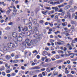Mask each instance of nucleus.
<instances>
[{
    "mask_svg": "<svg viewBox=\"0 0 77 77\" xmlns=\"http://www.w3.org/2000/svg\"><path fill=\"white\" fill-rule=\"evenodd\" d=\"M18 43L17 42H15V44L11 43H8V48H14L15 47H17L18 45Z\"/></svg>",
    "mask_w": 77,
    "mask_h": 77,
    "instance_id": "nucleus-1",
    "label": "nucleus"
},
{
    "mask_svg": "<svg viewBox=\"0 0 77 77\" xmlns=\"http://www.w3.org/2000/svg\"><path fill=\"white\" fill-rule=\"evenodd\" d=\"M20 37H19L17 40V41H19V42H21L22 40H23V36L24 35H22V34H19Z\"/></svg>",
    "mask_w": 77,
    "mask_h": 77,
    "instance_id": "nucleus-2",
    "label": "nucleus"
},
{
    "mask_svg": "<svg viewBox=\"0 0 77 77\" xmlns=\"http://www.w3.org/2000/svg\"><path fill=\"white\" fill-rule=\"evenodd\" d=\"M33 37L35 38H36V39H38V41H40V40L41 39V35H38L36 34L33 35Z\"/></svg>",
    "mask_w": 77,
    "mask_h": 77,
    "instance_id": "nucleus-3",
    "label": "nucleus"
},
{
    "mask_svg": "<svg viewBox=\"0 0 77 77\" xmlns=\"http://www.w3.org/2000/svg\"><path fill=\"white\" fill-rule=\"evenodd\" d=\"M38 42V41L36 39H33L30 41V43L32 44L33 45H35L36 43Z\"/></svg>",
    "mask_w": 77,
    "mask_h": 77,
    "instance_id": "nucleus-4",
    "label": "nucleus"
},
{
    "mask_svg": "<svg viewBox=\"0 0 77 77\" xmlns=\"http://www.w3.org/2000/svg\"><path fill=\"white\" fill-rule=\"evenodd\" d=\"M28 30V29L26 26H25L24 27V29H23L22 31V34L23 35H25L26 34V31H27Z\"/></svg>",
    "mask_w": 77,
    "mask_h": 77,
    "instance_id": "nucleus-5",
    "label": "nucleus"
},
{
    "mask_svg": "<svg viewBox=\"0 0 77 77\" xmlns=\"http://www.w3.org/2000/svg\"><path fill=\"white\" fill-rule=\"evenodd\" d=\"M40 67L38 66H35V67L30 68V69H40Z\"/></svg>",
    "mask_w": 77,
    "mask_h": 77,
    "instance_id": "nucleus-6",
    "label": "nucleus"
},
{
    "mask_svg": "<svg viewBox=\"0 0 77 77\" xmlns=\"http://www.w3.org/2000/svg\"><path fill=\"white\" fill-rule=\"evenodd\" d=\"M12 36L14 38H17V34L16 32H13L12 34Z\"/></svg>",
    "mask_w": 77,
    "mask_h": 77,
    "instance_id": "nucleus-7",
    "label": "nucleus"
},
{
    "mask_svg": "<svg viewBox=\"0 0 77 77\" xmlns=\"http://www.w3.org/2000/svg\"><path fill=\"white\" fill-rule=\"evenodd\" d=\"M8 48V47L5 46L3 48V50L4 51H8V50H9V49Z\"/></svg>",
    "mask_w": 77,
    "mask_h": 77,
    "instance_id": "nucleus-8",
    "label": "nucleus"
},
{
    "mask_svg": "<svg viewBox=\"0 0 77 77\" xmlns=\"http://www.w3.org/2000/svg\"><path fill=\"white\" fill-rule=\"evenodd\" d=\"M5 58L7 60H9V59H10L11 58V56L9 55H8L5 56Z\"/></svg>",
    "mask_w": 77,
    "mask_h": 77,
    "instance_id": "nucleus-9",
    "label": "nucleus"
},
{
    "mask_svg": "<svg viewBox=\"0 0 77 77\" xmlns=\"http://www.w3.org/2000/svg\"><path fill=\"white\" fill-rule=\"evenodd\" d=\"M51 60L50 58L46 59L45 60V62H47L48 63V62H51Z\"/></svg>",
    "mask_w": 77,
    "mask_h": 77,
    "instance_id": "nucleus-10",
    "label": "nucleus"
},
{
    "mask_svg": "<svg viewBox=\"0 0 77 77\" xmlns=\"http://www.w3.org/2000/svg\"><path fill=\"white\" fill-rule=\"evenodd\" d=\"M48 12V11L46 10L45 11H42V14L44 15H47V13Z\"/></svg>",
    "mask_w": 77,
    "mask_h": 77,
    "instance_id": "nucleus-11",
    "label": "nucleus"
},
{
    "mask_svg": "<svg viewBox=\"0 0 77 77\" xmlns=\"http://www.w3.org/2000/svg\"><path fill=\"white\" fill-rule=\"evenodd\" d=\"M34 30H35V32H37L38 33H39V31H38V29H37V27L36 26H35L34 27Z\"/></svg>",
    "mask_w": 77,
    "mask_h": 77,
    "instance_id": "nucleus-12",
    "label": "nucleus"
},
{
    "mask_svg": "<svg viewBox=\"0 0 77 77\" xmlns=\"http://www.w3.org/2000/svg\"><path fill=\"white\" fill-rule=\"evenodd\" d=\"M57 41L58 42H60L61 45H62L65 44V42L63 41H62L60 40H57Z\"/></svg>",
    "mask_w": 77,
    "mask_h": 77,
    "instance_id": "nucleus-13",
    "label": "nucleus"
},
{
    "mask_svg": "<svg viewBox=\"0 0 77 77\" xmlns=\"http://www.w3.org/2000/svg\"><path fill=\"white\" fill-rule=\"evenodd\" d=\"M47 54H48V52L45 51H43V56H46V55H47Z\"/></svg>",
    "mask_w": 77,
    "mask_h": 77,
    "instance_id": "nucleus-14",
    "label": "nucleus"
},
{
    "mask_svg": "<svg viewBox=\"0 0 77 77\" xmlns=\"http://www.w3.org/2000/svg\"><path fill=\"white\" fill-rule=\"evenodd\" d=\"M69 32H70V30L69 29H68L67 31H65L64 32H63V33H62V35H63V34H66V33H69Z\"/></svg>",
    "mask_w": 77,
    "mask_h": 77,
    "instance_id": "nucleus-15",
    "label": "nucleus"
},
{
    "mask_svg": "<svg viewBox=\"0 0 77 77\" xmlns=\"http://www.w3.org/2000/svg\"><path fill=\"white\" fill-rule=\"evenodd\" d=\"M62 25L63 26H67V25H68V23L66 22L63 23H62Z\"/></svg>",
    "mask_w": 77,
    "mask_h": 77,
    "instance_id": "nucleus-16",
    "label": "nucleus"
},
{
    "mask_svg": "<svg viewBox=\"0 0 77 77\" xmlns=\"http://www.w3.org/2000/svg\"><path fill=\"white\" fill-rule=\"evenodd\" d=\"M55 44L56 45H61V43L60 42H55Z\"/></svg>",
    "mask_w": 77,
    "mask_h": 77,
    "instance_id": "nucleus-17",
    "label": "nucleus"
},
{
    "mask_svg": "<svg viewBox=\"0 0 77 77\" xmlns=\"http://www.w3.org/2000/svg\"><path fill=\"white\" fill-rule=\"evenodd\" d=\"M67 15H68V17H69V19H71V15H70V14H69V12H67Z\"/></svg>",
    "mask_w": 77,
    "mask_h": 77,
    "instance_id": "nucleus-18",
    "label": "nucleus"
},
{
    "mask_svg": "<svg viewBox=\"0 0 77 77\" xmlns=\"http://www.w3.org/2000/svg\"><path fill=\"white\" fill-rule=\"evenodd\" d=\"M52 9H54L55 10V11H57L58 10V8L57 7H52Z\"/></svg>",
    "mask_w": 77,
    "mask_h": 77,
    "instance_id": "nucleus-19",
    "label": "nucleus"
},
{
    "mask_svg": "<svg viewBox=\"0 0 77 77\" xmlns=\"http://www.w3.org/2000/svg\"><path fill=\"white\" fill-rule=\"evenodd\" d=\"M70 7V5H67L65 7V10H66V9H69V8Z\"/></svg>",
    "mask_w": 77,
    "mask_h": 77,
    "instance_id": "nucleus-20",
    "label": "nucleus"
},
{
    "mask_svg": "<svg viewBox=\"0 0 77 77\" xmlns=\"http://www.w3.org/2000/svg\"><path fill=\"white\" fill-rule=\"evenodd\" d=\"M29 42H30V39L29 38H26L25 40V42L26 43H29Z\"/></svg>",
    "mask_w": 77,
    "mask_h": 77,
    "instance_id": "nucleus-21",
    "label": "nucleus"
},
{
    "mask_svg": "<svg viewBox=\"0 0 77 77\" xmlns=\"http://www.w3.org/2000/svg\"><path fill=\"white\" fill-rule=\"evenodd\" d=\"M12 10L11 9H10L9 10H8L7 12V15H9V13H10V12Z\"/></svg>",
    "mask_w": 77,
    "mask_h": 77,
    "instance_id": "nucleus-22",
    "label": "nucleus"
},
{
    "mask_svg": "<svg viewBox=\"0 0 77 77\" xmlns=\"http://www.w3.org/2000/svg\"><path fill=\"white\" fill-rule=\"evenodd\" d=\"M33 23L34 24H36L37 23V20L36 19H34L33 21Z\"/></svg>",
    "mask_w": 77,
    "mask_h": 77,
    "instance_id": "nucleus-23",
    "label": "nucleus"
},
{
    "mask_svg": "<svg viewBox=\"0 0 77 77\" xmlns=\"http://www.w3.org/2000/svg\"><path fill=\"white\" fill-rule=\"evenodd\" d=\"M49 13H48V14H54V11H49Z\"/></svg>",
    "mask_w": 77,
    "mask_h": 77,
    "instance_id": "nucleus-24",
    "label": "nucleus"
},
{
    "mask_svg": "<svg viewBox=\"0 0 77 77\" xmlns=\"http://www.w3.org/2000/svg\"><path fill=\"white\" fill-rule=\"evenodd\" d=\"M5 68L4 66H2V68L0 69V71H3V70H5Z\"/></svg>",
    "mask_w": 77,
    "mask_h": 77,
    "instance_id": "nucleus-25",
    "label": "nucleus"
},
{
    "mask_svg": "<svg viewBox=\"0 0 77 77\" xmlns=\"http://www.w3.org/2000/svg\"><path fill=\"white\" fill-rule=\"evenodd\" d=\"M54 75H57L58 74V72H54Z\"/></svg>",
    "mask_w": 77,
    "mask_h": 77,
    "instance_id": "nucleus-26",
    "label": "nucleus"
},
{
    "mask_svg": "<svg viewBox=\"0 0 77 77\" xmlns=\"http://www.w3.org/2000/svg\"><path fill=\"white\" fill-rule=\"evenodd\" d=\"M55 58H56V59H59V58H60V57H59V55H57L56 56H55Z\"/></svg>",
    "mask_w": 77,
    "mask_h": 77,
    "instance_id": "nucleus-27",
    "label": "nucleus"
},
{
    "mask_svg": "<svg viewBox=\"0 0 77 77\" xmlns=\"http://www.w3.org/2000/svg\"><path fill=\"white\" fill-rule=\"evenodd\" d=\"M69 4L70 5H72L73 4V0H71L69 1Z\"/></svg>",
    "mask_w": 77,
    "mask_h": 77,
    "instance_id": "nucleus-28",
    "label": "nucleus"
},
{
    "mask_svg": "<svg viewBox=\"0 0 77 77\" xmlns=\"http://www.w3.org/2000/svg\"><path fill=\"white\" fill-rule=\"evenodd\" d=\"M45 8L46 9H47V10H51V8L50 7H45Z\"/></svg>",
    "mask_w": 77,
    "mask_h": 77,
    "instance_id": "nucleus-29",
    "label": "nucleus"
},
{
    "mask_svg": "<svg viewBox=\"0 0 77 77\" xmlns=\"http://www.w3.org/2000/svg\"><path fill=\"white\" fill-rule=\"evenodd\" d=\"M33 53H36V54H38V51H37L36 50H35L34 51H33L32 52Z\"/></svg>",
    "mask_w": 77,
    "mask_h": 77,
    "instance_id": "nucleus-30",
    "label": "nucleus"
},
{
    "mask_svg": "<svg viewBox=\"0 0 77 77\" xmlns=\"http://www.w3.org/2000/svg\"><path fill=\"white\" fill-rule=\"evenodd\" d=\"M30 31L31 34H33L35 33V32L33 31V30H30Z\"/></svg>",
    "mask_w": 77,
    "mask_h": 77,
    "instance_id": "nucleus-31",
    "label": "nucleus"
},
{
    "mask_svg": "<svg viewBox=\"0 0 77 77\" xmlns=\"http://www.w3.org/2000/svg\"><path fill=\"white\" fill-rule=\"evenodd\" d=\"M64 5L63 4H62L61 5H59L58 8H62V7H64Z\"/></svg>",
    "mask_w": 77,
    "mask_h": 77,
    "instance_id": "nucleus-32",
    "label": "nucleus"
},
{
    "mask_svg": "<svg viewBox=\"0 0 77 77\" xmlns=\"http://www.w3.org/2000/svg\"><path fill=\"white\" fill-rule=\"evenodd\" d=\"M54 33L55 35H57V33H60V31H58L57 32H55Z\"/></svg>",
    "mask_w": 77,
    "mask_h": 77,
    "instance_id": "nucleus-33",
    "label": "nucleus"
},
{
    "mask_svg": "<svg viewBox=\"0 0 77 77\" xmlns=\"http://www.w3.org/2000/svg\"><path fill=\"white\" fill-rule=\"evenodd\" d=\"M10 29H11V27L9 26L7 27L5 29L6 30H9Z\"/></svg>",
    "mask_w": 77,
    "mask_h": 77,
    "instance_id": "nucleus-34",
    "label": "nucleus"
},
{
    "mask_svg": "<svg viewBox=\"0 0 77 77\" xmlns=\"http://www.w3.org/2000/svg\"><path fill=\"white\" fill-rule=\"evenodd\" d=\"M75 21L72 20L71 21V23L72 24H75Z\"/></svg>",
    "mask_w": 77,
    "mask_h": 77,
    "instance_id": "nucleus-35",
    "label": "nucleus"
},
{
    "mask_svg": "<svg viewBox=\"0 0 77 77\" xmlns=\"http://www.w3.org/2000/svg\"><path fill=\"white\" fill-rule=\"evenodd\" d=\"M19 58V56L18 55H16L15 56V58L16 59H18Z\"/></svg>",
    "mask_w": 77,
    "mask_h": 77,
    "instance_id": "nucleus-36",
    "label": "nucleus"
},
{
    "mask_svg": "<svg viewBox=\"0 0 77 77\" xmlns=\"http://www.w3.org/2000/svg\"><path fill=\"white\" fill-rule=\"evenodd\" d=\"M12 15H13V16L15 17L16 15H17V13H14L12 12L11 14Z\"/></svg>",
    "mask_w": 77,
    "mask_h": 77,
    "instance_id": "nucleus-37",
    "label": "nucleus"
},
{
    "mask_svg": "<svg viewBox=\"0 0 77 77\" xmlns=\"http://www.w3.org/2000/svg\"><path fill=\"white\" fill-rule=\"evenodd\" d=\"M56 4V5H57L58 4H60V2H54V5Z\"/></svg>",
    "mask_w": 77,
    "mask_h": 77,
    "instance_id": "nucleus-38",
    "label": "nucleus"
},
{
    "mask_svg": "<svg viewBox=\"0 0 77 77\" xmlns=\"http://www.w3.org/2000/svg\"><path fill=\"white\" fill-rule=\"evenodd\" d=\"M16 75V73H13L11 74V76H15Z\"/></svg>",
    "mask_w": 77,
    "mask_h": 77,
    "instance_id": "nucleus-39",
    "label": "nucleus"
},
{
    "mask_svg": "<svg viewBox=\"0 0 77 77\" xmlns=\"http://www.w3.org/2000/svg\"><path fill=\"white\" fill-rule=\"evenodd\" d=\"M27 36H30V34H31V33H30V32H27Z\"/></svg>",
    "mask_w": 77,
    "mask_h": 77,
    "instance_id": "nucleus-40",
    "label": "nucleus"
},
{
    "mask_svg": "<svg viewBox=\"0 0 77 77\" xmlns=\"http://www.w3.org/2000/svg\"><path fill=\"white\" fill-rule=\"evenodd\" d=\"M56 67H53V68H51V71H53V70H54V69H56Z\"/></svg>",
    "mask_w": 77,
    "mask_h": 77,
    "instance_id": "nucleus-41",
    "label": "nucleus"
},
{
    "mask_svg": "<svg viewBox=\"0 0 77 77\" xmlns=\"http://www.w3.org/2000/svg\"><path fill=\"white\" fill-rule=\"evenodd\" d=\"M23 45L24 46V47H26V43L25 42H23Z\"/></svg>",
    "mask_w": 77,
    "mask_h": 77,
    "instance_id": "nucleus-42",
    "label": "nucleus"
},
{
    "mask_svg": "<svg viewBox=\"0 0 77 77\" xmlns=\"http://www.w3.org/2000/svg\"><path fill=\"white\" fill-rule=\"evenodd\" d=\"M13 62H14V63H17V62H18V60H14L13 61Z\"/></svg>",
    "mask_w": 77,
    "mask_h": 77,
    "instance_id": "nucleus-43",
    "label": "nucleus"
},
{
    "mask_svg": "<svg viewBox=\"0 0 77 77\" xmlns=\"http://www.w3.org/2000/svg\"><path fill=\"white\" fill-rule=\"evenodd\" d=\"M29 27H32V23L31 22L29 23Z\"/></svg>",
    "mask_w": 77,
    "mask_h": 77,
    "instance_id": "nucleus-44",
    "label": "nucleus"
},
{
    "mask_svg": "<svg viewBox=\"0 0 77 77\" xmlns=\"http://www.w3.org/2000/svg\"><path fill=\"white\" fill-rule=\"evenodd\" d=\"M18 29H19V32H21V27H20V26H19L18 27Z\"/></svg>",
    "mask_w": 77,
    "mask_h": 77,
    "instance_id": "nucleus-45",
    "label": "nucleus"
},
{
    "mask_svg": "<svg viewBox=\"0 0 77 77\" xmlns=\"http://www.w3.org/2000/svg\"><path fill=\"white\" fill-rule=\"evenodd\" d=\"M21 68L23 70H24L25 69H26V68L25 67H24V66H21Z\"/></svg>",
    "mask_w": 77,
    "mask_h": 77,
    "instance_id": "nucleus-46",
    "label": "nucleus"
},
{
    "mask_svg": "<svg viewBox=\"0 0 77 77\" xmlns=\"http://www.w3.org/2000/svg\"><path fill=\"white\" fill-rule=\"evenodd\" d=\"M58 12H63V10H62V8H60Z\"/></svg>",
    "mask_w": 77,
    "mask_h": 77,
    "instance_id": "nucleus-47",
    "label": "nucleus"
},
{
    "mask_svg": "<svg viewBox=\"0 0 77 77\" xmlns=\"http://www.w3.org/2000/svg\"><path fill=\"white\" fill-rule=\"evenodd\" d=\"M65 11H63L61 13V15L62 16H63L64 15H65Z\"/></svg>",
    "mask_w": 77,
    "mask_h": 77,
    "instance_id": "nucleus-48",
    "label": "nucleus"
},
{
    "mask_svg": "<svg viewBox=\"0 0 77 77\" xmlns=\"http://www.w3.org/2000/svg\"><path fill=\"white\" fill-rule=\"evenodd\" d=\"M46 71L48 72H50V70L48 68L46 69Z\"/></svg>",
    "mask_w": 77,
    "mask_h": 77,
    "instance_id": "nucleus-49",
    "label": "nucleus"
},
{
    "mask_svg": "<svg viewBox=\"0 0 77 77\" xmlns=\"http://www.w3.org/2000/svg\"><path fill=\"white\" fill-rule=\"evenodd\" d=\"M35 64H37V63H35L33 62V63H32L31 65L32 66H34V65H35Z\"/></svg>",
    "mask_w": 77,
    "mask_h": 77,
    "instance_id": "nucleus-50",
    "label": "nucleus"
},
{
    "mask_svg": "<svg viewBox=\"0 0 77 77\" xmlns=\"http://www.w3.org/2000/svg\"><path fill=\"white\" fill-rule=\"evenodd\" d=\"M51 59L52 61H54V60H56V58H55L54 57L52 58Z\"/></svg>",
    "mask_w": 77,
    "mask_h": 77,
    "instance_id": "nucleus-51",
    "label": "nucleus"
},
{
    "mask_svg": "<svg viewBox=\"0 0 77 77\" xmlns=\"http://www.w3.org/2000/svg\"><path fill=\"white\" fill-rule=\"evenodd\" d=\"M71 47V46H70L68 47V48H69V50H72V48Z\"/></svg>",
    "mask_w": 77,
    "mask_h": 77,
    "instance_id": "nucleus-52",
    "label": "nucleus"
},
{
    "mask_svg": "<svg viewBox=\"0 0 77 77\" xmlns=\"http://www.w3.org/2000/svg\"><path fill=\"white\" fill-rule=\"evenodd\" d=\"M45 50H46V51H48V50H49V48L48 47H46L45 48Z\"/></svg>",
    "mask_w": 77,
    "mask_h": 77,
    "instance_id": "nucleus-53",
    "label": "nucleus"
},
{
    "mask_svg": "<svg viewBox=\"0 0 77 77\" xmlns=\"http://www.w3.org/2000/svg\"><path fill=\"white\" fill-rule=\"evenodd\" d=\"M13 12H15V13H16V12H17V10L16 9L15 10H13Z\"/></svg>",
    "mask_w": 77,
    "mask_h": 77,
    "instance_id": "nucleus-54",
    "label": "nucleus"
},
{
    "mask_svg": "<svg viewBox=\"0 0 77 77\" xmlns=\"http://www.w3.org/2000/svg\"><path fill=\"white\" fill-rule=\"evenodd\" d=\"M2 75L4 76H5V75H6V73H5V72H3L2 73Z\"/></svg>",
    "mask_w": 77,
    "mask_h": 77,
    "instance_id": "nucleus-55",
    "label": "nucleus"
},
{
    "mask_svg": "<svg viewBox=\"0 0 77 77\" xmlns=\"http://www.w3.org/2000/svg\"><path fill=\"white\" fill-rule=\"evenodd\" d=\"M6 73H10V72H11L10 71V70H6Z\"/></svg>",
    "mask_w": 77,
    "mask_h": 77,
    "instance_id": "nucleus-56",
    "label": "nucleus"
},
{
    "mask_svg": "<svg viewBox=\"0 0 77 77\" xmlns=\"http://www.w3.org/2000/svg\"><path fill=\"white\" fill-rule=\"evenodd\" d=\"M38 77H42V74H40L38 75Z\"/></svg>",
    "mask_w": 77,
    "mask_h": 77,
    "instance_id": "nucleus-57",
    "label": "nucleus"
},
{
    "mask_svg": "<svg viewBox=\"0 0 77 77\" xmlns=\"http://www.w3.org/2000/svg\"><path fill=\"white\" fill-rule=\"evenodd\" d=\"M39 24L38 23H37V24H36V25H35V27H38L39 26Z\"/></svg>",
    "mask_w": 77,
    "mask_h": 77,
    "instance_id": "nucleus-58",
    "label": "nucleus"
},
{
    "mask_svg": "<svg viewBox=\"0 0 77 77\" xmlns=\"http://www.w3.org/2000/svg\"><path fill=\"white\" fill-rule=\"evenodd\" d=\"M55 19L56 20H57L58 19V16L57 15L55 16Z\"/></svg>",
    "mask_w": 77,
    "mask_h": 77,
    "instance_id": "nucleus-59",
    "label": "nucleus"
},
{
    "mask_svg": "<svg viewBox=\"0 0 77 77\" xmlns=\"http://www.w3.org/2000/svg\"><path fill=\"white\" fill-rule=\"evenodd\" d=\"M29 21H32L33 20L32 19V17L29 18Z\"/></svg>",
    "mask_w": 77,
    "mask_h": 77,
    "instance_id": "nucleus-60",
    "label": "nucleus"
},
{
    "mask_svg": "<svg viewBox=\"0 0 77 77\" xmlns=\"http://www.w3.org/2000/svg\"><path fill=\"white\" fill-rule=\"evenodd\" d=\"M11 67V66L9 65L8 66H7V67H6L7 69H10V68Z\"/></svg>",
    "mask_w": 77,
    "mask_h": 77,
    "instance_id": "nucleus-61",
    "label": "nucleus"
},
{
    "mask_svg": "<svg viewBox=\"0 0 77 77\" xmlns=\"http://www.w3.org/2000/svg\"><path fill=\"white\" fill-rule=\"evenodd\" d=\"M51 74H52V73H51V72L48 74V77H50V76Z\"/></svg>",
    "mask_w": 77,
    "mask_h": 77,
    "instance_id": "nucleus-62",
    "label": "nucleus"
},
{
    "mask_svg": "<svg viewBox=\"0 0 77 77\" xmlns=\"http://www.w3.org/2000/svg\"><path fill=\"white\" fill-rule=\"evenodd\" d=\"M27 45L28 46V47H30V46L31 45L30 43H28V44H27Z\"/></svg>",
    "mask_w": 77,
    "mask_h": 77,
    "instance_id": "nucleus-63",
    "label": "nucleus"
},
{
    "mask_svg": "<svg viewBox=\"0 0 77 77\" xmlns=\"http://www.w3.org/2000/svg\"><path fill=\"white\" fill-rule=\"evenodd\" d=\"M8 24L10 25H12V24H13V23L12 22H11L10 23H9Z\"/></svg>",
    "mask_w": 77,
    "mask_h": 77,
    "instance_id": "nucleus-64",
    "label": "nucleus"
}]
</instances>
